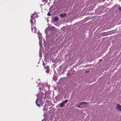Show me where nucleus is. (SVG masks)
I'll list each match as a JSON object with an SVG mask.
<instances>
[{"label":"nucleus","instance_id":"nucleus-4","mask_svg":"<svg viewBox=\"0 0 121 121\" xmlns=\"http://www.w3.org/2000/svg\"><path fill=\"white\" fill-rule=\"evenodd\" d=\"M68 102V100L66 99L64 101H63L62 102L60 103V107H62L63 106L64 104Z\"/></svg>","mask_w":121,"mask_h":121},{"label":"nucleus","instance_id":"nucleus-10","mask_svg":"<svg viewBox=\"0 0 121 121\" xmlns=\"http://www.w3.org/2000/svg\"><path fill=\"white\" fill-rule=\"evenodd\" d=\"M50 29L51 30H54V29H56V28L52 26H51L50 27Z\"/></svg>","mask_w":121,"mask_h":121},{"label":"nucleus","instance_id":"nucleus-15","mask_svg":"<svg viewBox=\"0 0 121 121\" xmlns=\"http://www.w3.org/2000/svg\"><path fill=\"white\" fill-rule=\"evenodd\" d=\"M118 10H121V8H118Z\"/></svg>","mask_w":121,"mask_h":121},{"label":"nucleus","instance_id":"nucleus-13","mask_svg":"<svg viewBox=\"0 0 121 121\" xmlns=\"http://www.w3.org/2000/svg\"><path fill=\"white\" fill-rule=\"evenodd\" d=\"M53 80L54 81H56V78L55 77H53Z\"/></svg>","mask_w":121,"mask_h":121},{"label":"nucleus","instance_id":"nucleus-3","mask_svg":"<svg viewBox=\"0 0 121 121\" xmlns=\"http://www.w3.org/2000/svg\"><path fill=\"white\" fill-rule=\"evenodd\" d=\"M76 106L77 108H82L83 107V102L80 103L76 105Z\"/></svg>","mask_w":121,"mask_h":121},{"label":"nucleus","instance_id":"nucleus-12","mask_svg":"<svg viewBox=\"0 0 121 121\" xmlns=\"http://www.w3.org/2000/svg\"><path fill=\"white\" fill-rule=\"evenodd\" d=\"M43 65L44 66V68L45 69H46V67L45 66L46 65V64L44 62H43Z\"/></svg>","mask_w":121,"mask_h":121},{"label":"nucleus","instance_id":"nucleus-16","mask_svg":"<svg viewBox=\"0 0 121 121\" xmlns=\"http://www.w3.org/2000/svg\"><path fill=\"white\" fill-rule=\"evenodd\" d=\"M52 8H50L49 9V11H50V12L51 10H52Z\"/></svg>","mask_w":121,"mask_h":121},{"label":"nucleus","instance_id":"nucleus-14","mask_svg":"<svg viewBox=\"0 0 121 121\" xmlns=\"http://www.w3.org/2000/svg\"><path fill=\"white\" fill-rule=\"evenodd\" d=\"M47 15L48 16H50L51 15V13H49V12L47 14Z\"/></svg>","mask_w":121,"mask_h":121},{"label":"nucleus","instance_id":"nucleus-11","mask_svg":"<svg viewBox=\"0 0 121 121\" xmlns=\"http://www.w3.org/2000/svg\"><path fill=\"white\" fill-rule=\"evenodd\" d=\"M114 7H115V8H120L119 5L117 4H116L115 5Z\"/></svg>","mask_w":121,"mask_h":121},{"label":"nucleus","instance_id":"nucleus-5","mask_svg":"<svg viewBox=\"0 0 121 121\" xmlns=\"http://www.w3.org/2000/svg\"><path fill=\"white\" fill-rule=\"evenodd\" d=\"M116 108L119 111H121V106L120 104H117Z\"/></svg>","mask_w":121,"mask_h":121},{"label":"nucleus","instance_id":"nucleus-6","mask_svg":"<svg viewBox=\"0 0 121 121\" xmlns=\"http://www.w3.org/2000/svg\"><path fill=\"white\" fill-rule=\"evenodd\" d=\"M46 72L47 73H49L50 71L49 67L48 66H46Z\"/></svg>","mask_w":121,"mask_h":121},{"label":"nucleus","instance_id":"nucleus-2","mask_svg":"<svg viewBox=\"0 0 121 121\" xmlns=\"http://www.w3.org/2000/svg\"><path fill=\"white\" fill-rule=\"evenodd\" d=\"M36 103L38 106H40L43 104L42 101L40 99H37L36 101Z\"/></svg>","mask_w":121,"mask_h":121},{"label":"nucleus","instance_id":"nucleus-19","mask_svg":"<svg viewBox=\"0 0 121 121\" xmlns=\"http://www.w3.org/2000/svg\"><path fill=\"white\" fill-rule=\"evenodd\" d=\"M83 103H84V104H85V102H84Z\"/></svg>","mask_w":121,"mask_h":121},{"label":"nucleus","instance_id":"nucleus-18","mask_svg":"<svg viewBox=\"0 0 121 121\" xmlns=\"http://www.w3.org/2000/svg\"><path fill=\"white\" fill-rule=\"evenodd\" d=\"M88 72H87V71H86V73H88Z\"/></svg>","mask_w":121,"mask_h":121},{"label":"nucleus","instance_id":"nucleus-8","mask_svg":"<svg viewBox=\"0 0 121 121\" xmlns=\"http://www.w3.org/2000/svg\"><path fill=\"white\" fill-rule=\"evenodd\" d=\"M32 26H33V25ZM32 27L31 28V30H32V31H33V29H34V32L36 33V30H37V29L34 26V27L32 28V27H33V26H32Z\"/></svg>","mask_w":121,"mask_h":121},{"label":"nucleus","instance_id":"nucleus-1","mask_svg":"<svg viewBox=\"0 0 121 121\" xmlns=\"http://www.w3.org/2000/svg\"><path fill=\"white\" fill-rule=\"evenodd\" d=\"M37 15L36 13H33L31 16V19L30 20V21L31 23V25L34 24L35 25V23H36V21L35 20V18L37 17Z\"/></svg>","mask_w":121,"mask_h":121},{"label":"nucleus","instance_id":"nucleus-17","mask_svg":"<svg viewBox=\"0 0 121 121\" xmlns=\"http://www.w3.org/2000/svg\"><path fill=\"white\" fill-rule=\"evenodd\" d=\"M102 60V59H100L99 60V61H101Z\"/></svg>","mask_w":121,"mask_h":121},{"label":"nucleus","instance_id":"nucleus-9","mask_svg":"<svg viewBox=\"0 0 121 121\" xmlns=\"http://www.w3.org/2000/svg\"><path fill=\"white\" fill-rule=\"evenodd\" d=\"M59 19V18L57 17H54L53 19V21H58Z\"/></svg>","mask_w":121,"mask_h":121},{"label":"nucleus","instance_id":"nucleus-7","mask_svg":"<svg viewBox=\"0 0 121 121\" xmlns=\"http://www.w3.org/2000/svg\"><path fill=\"white\" fill-rule=\"evenodd\" d=\"M66 15L65 13H62L60 14V16L62 17H65Z\"/></svg>","mask_w":121,"mask_h":121}]
</instances>
